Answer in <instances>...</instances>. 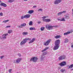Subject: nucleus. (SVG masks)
Wrapping results in <instances>:
<instances>
[{
	"label": "nucleus",
	"instance_id": "38",
	"mask_svg": "<svg viewBox=\"0 0 73 73\" xmlns=\"http://www.w3.org/2000/svg\"><path fill=\"white\" fill-rule=\"evenodd\" d=\"M3 13H0V16H3Z\"/></svg>",
	"mask_w": 73,
	"mask_h": 73
},
{
	"label": "nucleus",
	"instance_id": "41",
	"mask_svg": "<svg viewBox=\"0 0 73 73\" xmlns=\"http://www.w3.org/2000/svg\"><path fill=\"white\" fill-rule=\"evenodd\" d=\"M18 27L19 28H22V27L21 26V25L20 26H18Z\"/></svg>",
	"mask_w": 73,
	"mask_h": 73
},
{
	"label": "nucleus",
	"instance_id": "18",
	"mask_svg": "<svg viewBox=\"0 0 73 73\" xmlns=\"http://www.w3.org/2000/svg\"><path fill=\"white\" fill-rule=\"evenodd\" d=\"M48 48V47H46L44 49H43L41 51L42 52H43L46 51V50H47Z\"/></svg>",
	"mask_w": 73,
	"mask_h": 73
},
{
	"label": "nucleus",
	"instance_id": "47",
	"mask_svg": "<svg viewBox=\"0 0 73 73\" xmlns=\"http://www.w3.org/2000/svg\"><path fill=\"white\" fill-rule=\"evenodd\" d=\"M71 48H73V44L71 46Z\"/></svg>",
	"mask_w": 73,
	"mask_h": 73
},
{
	"label": "nucleus",
	"instance_id": "37",
	"mask_svg": "<svg viewBox=\"0 0 73 73\" xmlns=\"http://www.w3.org/2000/svg\"><path fill=\"white\" fill-rule=\"evenodd\" d=\"M42 11V9H40L38 10V11Z\"/></svg>",
	"mask_w": 73,
	"mask_h": 73
},
{
	"label": "nucleus",
	"instance_id": "35",
	"mask_svg": "<svg viewBox=\"0 0 73 73\" xmlns=\"http://www.w3.org/2000/svg\"><path fill=\"white\" fill-rule=\"evenodd\" d=\"M62 13H66V11H63L62 12Z\"/></svg>",
	"mask_w": 73,
	"mask_h": 73
},
{
	"label": "nucleus",
	"instance_id": "36",
	"mask_svg": "<svg viewBox=\"0 0 73 73\" xmlns=\"http://www.w3.org/2000/svg\"><path fill=\"white\" fill-rule=\"evenodd\" d=\"M12 69H10L9 70V73H11L12 72Z\"/></svg>",
	"mask_w": 73,
	"mask_h": 73
},
{
	"label": "nucleus",
	"instance_id": "3",
	"mask_svg": "<svg viewBox=\"0 0 73 73\" xmlns=\"http://www.w3.org/2000/svg\"><path fill=\"white\" fill-rule=\"evenodd\" d=\"M58 27V26H52L50 25H46V28L48 29V30H50V29H52L53 28H54V27Z\"/></svg>",
	"mask_w": 73,
	"mask_h": 73
},
{
	"label": "nucleus",
	"instance_id": "31",
	"mask_svg": "<svg viewBox=\"0 0 73 73\" xmlns=\"http://www.w3.org/2000/svg\"><path fill=\"white\" fill-rule=\"evenodd\" d=\"M60 21H65V20L64 18H63L62 19H61Z\"/></svg>",
	"mask_w": 73,
	"mask_h": 73
},
{
	"label": "nucleus",
	"instance_id": "40",
	"mask_svg": "<svg viewBox=\"0 0 73 73\" xmlns=\"http://www.w3.org/2000/svg\"><path fill=\"white\" fill-rule=\"evenodd\" d=\"M11 26H8L6 27V28H10Z\"/></svg>",
	"mask_w": 73,
	"mask_h": 73
},
{
	"label": "nucleus",
	"instance_id": "46",
	"mask_svg": "<svg viewBox=\"0 0 73 73\" xmlns=\"http://www.w3.org/2000/svg\"><path fill=\"white\" fill-rule=\"evenodd\" d=\"M57 20H58V21H61V19H58V18H57Z\"/></svg>",
	"mask_w": 73,
	"mask_h": 73
},
{
	"label": "nucleus",
	"instance_id": "30",
	"mask_svg": "<svg viewBox=\"0 0 73 73\" xmlns=\"http://www.w3.org/2000/svg\"><path fill=\"white\" fill-rule=\"evenodd\" d=\"M29 25H32V21H30L29 23Z\"/></svg>",
	"mask_w": 73,
	"mask_h": 73
},
{
	"label": "nucleus",
	"instance_id": "45",
	"mask_svg": "<svg viewBox=\"0 0 73 73\" xmlns=\"http://www.w3.org/2000/svg\"><path fill=\"white\" fill-rule=\"evenodd\" d=\"M43 59H44V58L42 57L41 58V60H43Z\"/></svg>",
	"mask_w": 73,
	"mask_h": 73
},
{
	"label": "nucleus",
	"instance_id": "52",
	"mask_svg": "<svg viewBox=\"0 0 73 73\" xmlns=\"http://www.w3.org/2000/svg\"><path fill=\"white\" fill-rule=\"evenodd\" d=\"M1 8L0 7V10H1Z\"/></svg>",
	"mask_w": 73,
	"mask_h": 73
},
{
	"label": "nucleus",
	"instance_id": "32",
	"mask_svg": "<svg viewBox=\"0 0 73 73\" xmlns=\"http://www.w3.org/2000/svg\"><path fill=\"white\" fill-rule=\"evenodd\" d=\"M8 32V33H9V34H10V33H11V32H12V31L11 30H9Z\"/></svg>",
	"mask_w": 73,
	"mask_h": 73
},
{
	"label": "nucleus",
	"instance_id": "9",
	"mask_svg": "<svg viewBox=\"0 0 73 73\" xmlns=\"http://www.w3.org/2000/svg\"><path fill=\"white\" fill-rule=\"evenodd\" d=\"M61 2V0H55L54 2L55 5H57Z\"/></svg>",
	"mask_w": 73,
	"mask_h": 73
},
{
	"label": "nucleus",
	"instance_id": "15",
	"mask_svg": "<svg viewBox=\"0 0 73 73\" xmlns=\"http://www.w3.org/2000/svg\"><path fill=\"white\" fill-rule=\"evenodd\" d=\"M35 40V39L34 38H33L29 42V44L32 43Z\"/></svg>",
	"mask_w": 73,
	"mask_h": 73
},
{
	"label": "nucleus",
	"instance_id": "34",
	"mask_svg": "<svg viewBox=\"0 0 73 73\" xmlns=\"http://www.w3.org/2000/svg\"><path fill=\"white\" fill-rule=\"evenodd\" d=\"M61 14H62V12H60L58 13V16H59V15H61Z\"/></svg>",
	"mask_w": 73,
	"mask_h": 73
},
{
	"label": "nucleus",
	"instance_id": "22",
	"mask_svg": "<svg viewBox=\"0 0 73 73\" xmlns=\"http://www.w3.org/2000/svg\"><path fill=\"white\" fill-rule=\"evenodd\" d=\"M23 36H25V35H28V33L26 32H24L22 33Z\"/></svg>",
	"mask_w": 73,
	"mask_h": 73
},
{
	"label": "nucleus",
	"instance_id": "14",
	"mask_svg": "<svg viewBox=\"0 0 73 73\" xmlns=\"http://www.w3.org/2000/svg\"><path fill=\"white\" fill-rule=\"evenodd\" d=\"M58 48H59V46L55 45V46L54 47L53 49L54 50H57V49H58Z\"/></svg>",
	"mask_w": 73,
	"mask_h": 73
},
{
	"label": "nucleus",
	"instance_id": "5",
	"mask_svg": "<svg viewBox=\"0 0 73 73\" xmlns=\"http://www.w3.org/2000/svg\"><path fill=\"white\" fill-rule=\"evenodd\" d=\"M30 16H31V15L27 14L25 15L24 17L23 16H21V19H23L24 18L28 19V18L30 17Z\"/></svg>",
	"mask_w": 73,
	"mask_h": 73
},
{
	"label": "nucleus",
	"instance_id": "10",
	"mask_svg": "<svg viewBox=\"0 0 73 73\" xmlns=\"http://www.w3.org/2000/svg\"><path fill=\"white\" fill-rule=\"evenodd\" d=\"M51 41V40L50 39H48L46 41V42L44 44V45H45V46L48 45L50 43V42Z\"/></svg>",
	"mask_w": 73,
	"mask_h": 73
},
{
	"label": "nucleus",
	"instance_id": "48",
	"mask_svg": "<svg viewBox=\"0 0 73 73\" xmlns=\"http://www.w3.org/2000/svg\"><path fill=\"white\" fill-rule=\"evenodd\" d=\"M25 1H28V0H24Z\"/></svg>",
	"mask_w": 73,
	"mask_h": 73
},
{
	"label": "nucleus",
	"instance_id": "39",
	"mask_svg": "<svg viewBox=\"0 0 73 73\" xmlns=\"http://www.w3.org/2000/svg\"><path fill=\"white\" fill-rule=\"evenodd\" d=\"M4 56H1L0 58L1 59H3V58H4Z\"/></svg>",
	"mask_w": 73,
	"mask_h": 73
},
{
	"label": "nucleus",
	"instance_id": "4",
	"mask_svg": "<svg viewBox=\"0 0 73 73\" xmlns=\"http://www.w3.org/2000/svg\"><path fill=\"white\" fill-rule=\"evenodd\" d=\"M30 61H33V62H37V57H33L31 58Z\"/></svg>",
	"mask_w": 73,
	"mask_h": 73
},
{
	"label": "nucleus",
	"instance_id": "11",
	"mask_svg": "<svg viewBox=\"0 0 73 73\" xmlns=\"http://www.w3.org/2000/svg\"><path fill=\"white\" fill-rule=\"evenodd\" d=\"M8 34H3L2 36V37L1 38L3 39H6L7 38V36H8Z\"/></svg>",
	"mask_w": 73,
	"mask_h": 73
},
{
	"label": "nucleus",
	"instance_id": "24",
	"mask_svg": "<svg viewBox=\"0 0 73 73\" xmlns=\"http://www.w3.org/2000/svg\"><path fill=\"white\" fill-rule=\"evenodd\" d=\"M65 69H64V68H62L60 70V71L61 72H62V73H63V72H65Z\"/></svg>",
	"mask_w": 73,
	"mask_h": 73
},
{
	"label": "nucleus",
	"instance_id": "26",
	"mask_svg": "<svg viewBox=\"0 0 73 73\" xmlns=\"http://www.w3.org/2000/svg\"><path fill=\"white\" fill-rule=\"evenodd\" d=\"M44 29H45V27H42L40 28V31H43L44 30Z\"/></svg>",
	"mask_w": 73,
	"mask_h": 73
},
{
	"label": "nucleus",
	"instance_id": "21",
	"mask_svg": "<svg viewBox=\"0 0 73 73\" xmlns=\"http://www.w3.org/2000/svg\"><path fill=\"white\" fill-rule=\"evenodd\" d=\"M27 24H26V23H23L22 24H21V27H22V28H23V27H25V26H26V25Z\"/></svg>",
	"mask_w": 73,
	"mask_h": 73
},
{
	"label": "nucleus",
	"instance_id": "8",
	"mask_svg": "<svg viewBox=\"0 0 73 73\" xmlns=\"http://www.w3.org/2000/svg\"><path fill=\"white\" fill-rule=\"evenodd\" d=\"M66 62L64 61L62 62L61 63H60L59 64L61 66H64L65 65H66Z\"/></svg>",
	"mask_w": 73,
	"mask_h": 73
},
{
	"label": "nucleus",
	"instance_id": "33",
	"mask_svg": "<svg viewBox=\"0 0 73 73\" xmlns=\"http://www.w3.org/2000/svg\"><path fill=\"white\" fill-rule=\"evenodd\" d=\"M46 54V53L44 52L42 53V56H45Z\"/></svg>",
	"mask_w": 73,
	"mask_h": 73
},
{
	"label": "nucleus",
	"instance_id": "28",
	"mask_svg": "<svg viewBox=\"0 0 73 73\" xmlns=\"http://www.w3.org/2000/svg\"><path fill=\"white\" fill-rule=\"evenodd\" d=\"M13 1H14V0H9L8 1V2H9V3H12Z\"/></svg>",
	"mask_w": 73,
	"mask_h": 73
},
{
	"label": "nucleus",
	"instance_id": "19",
	"mask_svg": "<svg viewBox=\"0 0 73 73\" xmlns=\"http://www.w3.org/2000/svg\"><path fill=\"white\" fill-rule=\"evenodd\" d=\"M70 32H67L66 33H65L64 34V35H69V34H70Z\"/></svg>",
	"mask_w": 73,
	"mask_h": 73
},
{
	"label": "nucleus",
	"instance_id": "27",
	"mask_svg": "<svg viewBox=\"0 0 73 73\" xmlns=\"http://www.w3.org/2000/svg\"><path fill=\"white\" fill-rule=\"evenodd\" d=\"M9 21V20H7L5 21H3V23H7V22H8Z\"/></svg>",
	"mask_w": 73,
	"mask_h": 73
},
{
	"label": "nucleus",
	"instance_id": "2",
	"mask_svg": "<svg viewBox=\"0 0 73 73\" xmlns=\"http://www.w3.org/2000/svg\"><path fill=\"white\" fill-rule=\"evenodd\" d=\"M47 17L45 16H43L42 17V20L43 21H44V22H46L47 23H49V22H50L51 21V20L50 19H46Z\"/></svg>",
	"mask_w": 73,
	"mask_h": 73
},
{
	"label": "nucleus",
	"instance_id": "51",
	"mask_svg": "<svg viewBox=\"0 0 73 73\" xmlns=\"http://www.w3.org/2000/svg\"><path fill=\"white\" fill-rule=\"evenodd\" d=\"M73 70V69H71V70Z\"/></svg>",
	"mask_w": 73,
	"mask_h": 73
},
{
	"label": "nucleus",
	"instance_id": "16",
	"mask_svg": "<svg viewBox=\"0 0 73 73\" xmlns=\"http://www.w3.org/2000/svg\"><path fill=\"white\" fill-rule=\"evenodd\" d=\"M70 18V17L68 15H65V19H69Z\"/></svg>",
	"mask_w": 73,
	"mask_h": 73
},
{
	"label": "nucleus",
	"instance_id": "29",
	"mask_svg": "<svg viewBox=\"0 0 73 73\" xmlns=\"http://www.w3.org/2000/svg\"><path fill=\"white\" fill-rule=\"evenodd\" d=\"M73 67V64L70 65L69 67V68H72Z\"/></svg>",
	"mask_w": 73,
	"mask_h": 73
},
{
	"label": "nucleus",
	"instance_id": "17",
	"mask_svg": "<svg viewBox=\"0 0 73 73\" xmlns=\"http://www.w3.org/2000/svg\"><path fill=\"white\" fill-rule=\"evenodd\" d=\"M29 29L30 31H33V30L35 31V30H36V29H35V27H30Z\"/></svg>",
	"mask_w": 73,
	"mask_h": 73
},
{
	"label": "nucleus",
	"instance_id": "23",
	"mask_svg": "<svg viewBox=\"0 0 73 73\" xmlns=\"http://www.w3.org/2000/svg\"><path fill=\"white\" fill-rule=\"evenodd\" d=\"M69 40H68V39L66 38L64 40V42L65 43H66L68 42Z\"/></svg>",
	"mask_w": 73,
	"mask_h": 73
},
{
	"label": "nucleus",
	"instance_id": "20",
	"mask_svg": "<svg viewBox=\"0 0 73 73\" xmlns=\"http://www.w3.org/2000/svg\"><path fill=\"white\" fill-rule=\"evenodd\" d=\"M34 12L33 10H30L28 11V13H29V14H31V13H33Z\"/></svg>",
	"mask_w": 73,
	"mask_h": 73
},
{
	"label": "nucleus",
	"instance_id": "25",
	"mask_svg": "<svg viewBox=\"0 0 73 73\" xmlns=\"http://www.w3.org/2000/svg\"><path fill=\"white\" fill-rule=\"evenodd\" d=\"M61 37V36L60 35H57L55 36V38H60V37Z\"/></svg>",
	"mask_w": 73,
	"mask_h": 73
},
{
	"label": "nucleus",
	"instance_id": "53",
	"mask_svg": "<svg viewBox=\"0 0 73 73\" xmlns=\"http://www.w3.org/2000/svg\"><path fill=\"white\" fill-rule=\"evenodd\" d=\"M48 0H47V1H48Z\"/></svg>",
	"mask_w": 73,
	"mask_h": 73
},
{
	"label": "nucleus",
	"instance_id": "50",
	"mask_svg": "<svg viewBox=\"0 0 73 73\" xmlns=\"http://www.w3.org/2000/svg\"><path fill=\"white\" fill-rule=\"evenodd\" d=\"M1 2V1L0 0V3Z\"/></svg>",
	"mask_w": 73,
	"mask_h": 73
},
{
	"label": "nucleus",
	"instance_id": "6",
	"mask_svg": "<svg viewBox=\"0 0 73 73\" xmlns=\"http://www.w3.org/2000/svg\"><path fill=\"white\" fill-rule=\"evenodd\" d=\"M21 60H22V59L21 58H18L15 60H14V62L15 64H19Z\"/></svg>",
	"mask_w": 73,
	"mask_h": 73
},
{
	"label": "nucleus",
	"instance_id": "42",
	"mask_svg": "<svg viewBox=\"0 0 73 73\" xmlns=\"http://www.w3.org/2000/svg\"><path fill=\"white\" fill-rule=\"evenodd\" d=\"M18 55L19 56V57H21V54H18Z\"/></svg>",
	"mask_w": 73,
	"mask_h": 73
},
{
	"label": "nucleus",
	"instance_id": "13",
	"mask_svg": "<svg viewBox=\"0 0 73 73\" xmlns=\"http://www.w3.org/2000/svg\"><path fill=\"white\" fill-rule=\"evenodd\" d=\"M0 5L1 6H3L4 7H7V4L3 3H1L0 4Z\"/></svg>",
	"mask_w": 73,
	"mask_h": 73
},
{
	"label": "nucleus",
	"instance_id": "54",
	"mask_svg": "<svg viewBox=\"0 0 73 73\" xmlns=\"http://www.w3.org/2000/svg\"><path fill=\"white\" fill-rule=\"evenodd\" d=\"M72 73H73V71Z\"/></svg>",
	"mask_w": 73,
	"mask_h": 73
},
{
	"label": "nucleus",
	"instance_id": "12",
	"mask_svg": "<svg viewBox=\"0 0 73 73\" xmlns=\"http://www.w3.org/2000/svg\"><path fill=\"white\" fill-rule=\"evenodd\" d=\"M60 40H56L55 42V45L59 46V44H60Z\"/></svg>",
	"mask_w": 73,
	"mask_h": 73
},
{
	"label": "nucleus",
	"instance_id": "7",
	"mask_svg": "<svg viewBox=\"0 0 73 73\" xmlns=\"http://www.w3.org/2000/svg\"><path fill=\"white\" fill-rule=\"evenodd\" d=\"M65 58H66L65 55H62L59 57V61H60V60H64V59H65Z\"/></svg>",
	"mask_w": 73,
	"mask_h": 73
},
{
	"label": "nucleus",
	"instance_id": "1",
	"mask_svg": "<svg viewBox=\"0 0 73 73\" xmlns=\"http://www.w3.org/2000/svg\"><path fill=\"white\" fill-rule=\"evenodd\" d=\"M27 40H29V41H31V39L30 38H25L21 42H20V44L21 46L24 45L25 44H26V42H27Z\"/></svg>",
	"mask_w": 73,
	"mask_h": 73
},
{
	"label": "nucleus",
	"instance_id": "44",
	"mask_svg": "<svg viewBox=\"0 0 73 73\" xmlns=\"http://www.w3.org/2000/svg\"><path fill=\"white\" fill-rule=\"evenodd\" d=\"M36 7H37L36 6H34L33 7V8H36Z\"/></svg>",
	"mask_w": 73,
	"mask_h": 73
},
{
	"label": "nucleus",
	"instance_id": "49",
	"mask_svg": "<svg viewBox=\"0 0 73 73\" xmlns=\"http://www.w3.org/2000/svg\"><path fill=\"white\" fill-rule=\"evenodd\" d=\"M40 23H41V22H38V24H40Z\"/></svg>",
	"mask_w": 73,
	"mask_h": 73
},
{
	"label": "nucleus",
	"instance_id": "43",
	"mask_svg": "<svg viewBox=\"0 0 73 73\" xmlns=\"http://www.w3.org/2000/svg\"><path fill=\"white\" fill-rule=\"evenodd\" d=\"M73 30H72L71 31H70V32H70V33H72V32H73Z\"/></svg>",
	"mask_w": 73,
	"mask_h": 73
}]
</instances>
